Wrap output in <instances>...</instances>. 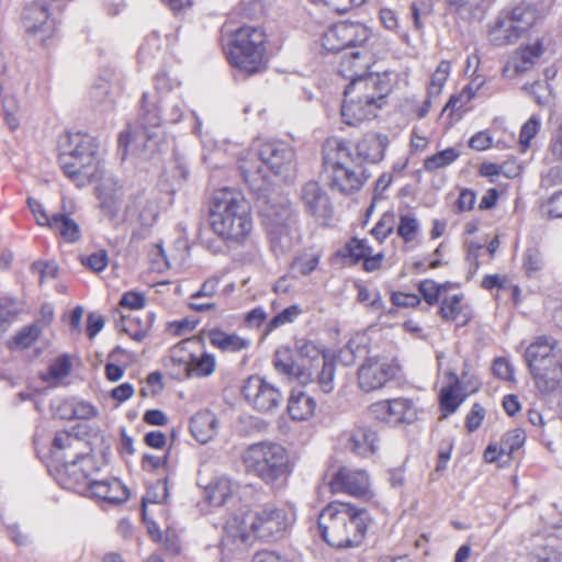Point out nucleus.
Listing matches in <instances>:
<instances>
[{
    "mask_svg": "<svg viewBox=\"0 0 562 562\" xmlns=\"http://www.w3.org/2000/svg\"><path fill=\"white\" fill-rule=\"evenodd\" d=\"M212 232L228 247L243 245L252 231L250 205L232 189L215 191L209 211Z\"/></svg>",
    "mask_w": 562,
    "mask_h": 562,
    "instance_id": "obj_1",
    "label": "nucleus"
},
{
    "mask_svg": "<svg viewBox=\"0 0 562 562\" xmlns=\"http://www.w3.org/2000/svg\"><path fill=\"white\" fill-rule=\"evenodd\" d=\"M369 522L370 515L367 509L342 502L329 503L318 516L323 539L338 549L359 547Z\"/></svg>",
    "mask_w": 562,
    "mask_h": 562,
    "instance_id": "obj_2",
    "label": "nucleus"
},
{
    "mask_svg": "<svg viewBox=\"0 0 562 562\" xmlns=\"http://www.w3.org/2000/svg\"><path fill=\"white\" fill-rule=\"evenodd\" d=\"M525 358L540 393L562 389V348L553 337L539 336L526 349Z\"/></svg>",
    "mask_w": 562,
    "mask_h": 562,
    "instance_id": "obj_3",
    "label": "nucleus"
},
{
    "mask_svg": "<svg viewBox=\"0 0 562 562\" xmlns=\"http://www.w3.org/2000/svg\"><path fill=\"white\" fill-rule=\"evenodd\" d=\"M243 462L248 473L273 487L282 486L292 473L288 450L271 441L250 445L243 454Z\"/></svg>",
    "mask_w": 562,
    "mask_h": 562,
    "instance_id": "obj_4",
    "label": "nucleus"
},
{
    "mask_svg": "<svg viewBox=\"0 0 562 562\" xmlns=\"http://www.w3.org/2000/svg\"><path fill=\"white\" fill-rule=\"evenodd\" d=\"M60 147L59 162L65 175L78 187L90 183L99 171L94 138L80 132L68 133Z\"/></svg>",
    "mask_w": 562,
    "mask_h": 562,
    "instance_id": "obj_5",
    "label": "nucleus"
},
{
    "mask_svg": "<svg viewBox=\"0 0 562 562\" xmlns=\"http://www.w3.org/2000/svg\"><path fill=\"white\" fill-rule=\"evenodd\" d=\"M324 166L330 172V187L344 194L358 191L369 177L344 140H328L324 147Z\"/></svg>",
    "mask_w": 562,
    "mask_h": 562,
    "instance_id": "obj_6",
    "label": "nucleus"
},
{
    "mask_svg": "<svg viewBox=\"0 0 562 562\" xmlns=\"http://www.w3.org/2000/svg\"><path fill=\"white\" fill-rule=\"evenodd\" d=\"M255 156L258 160H243L239 170L246 183L260 190L267 177L263 167L277 176L283 175L292 169L295 154L283 142H266L256 146Z\"/></svg>",
    "mask_w": 562,
    "mask_h": 562,
    "instance_id": "obj_7",
    "label": "nucleus"
},
{
    "mask_svg": "<svg viewBox=\"0 0 562 562\" xmlns=\"http://www.w3.org/2000/svg\"><path fill=\"white\" fill-rule=\"evenodd\" d=\"M266 34L259 27L243 26L232 36L227 46V58L238 70L252 75L265 68Z\"/></svg>",
    "mask_w": 562,
    "mask_h": 562,
    "instance_id": "obj_8",
    "label": "nucleus"
},
{
    "mask_svg": "<svg viewBox=\"0 0 562 562\" xmlns=\"http://www.w3.org/2000/svg\"><path fill=\"white\" fill-rule=\"evenodd\" d=\"M169 78L166 74L157 75L155 78V85L157 91L154 93L144 92L142 97L140 113L138 122L142 127L140 132L124 131L119 136V148L123 151V157L126 155L127 146L130 143H139L143 140L150 142L153 138L158 136L159 126L162 122L158 110V91L164 89H171L169 87Z\"/></svg>",
    "mask_w": 562,
    "mask_h": 562,
    "instance_id": "obj_9",
    "label": "nucleus"
},
{
    "mask_svg": "<svg viewBox=\"0 0 562 562\" xmlns=\"http://www.w3.org/2000/svg\"><path fill=\"white\" fill-rule=\"evenodd\" d=\"M272 250L277 255L290 251L294 245L295 221L289 204L277 207L268 204L262 210Z\"/></svg>",
    "mask_w": 562,
    "mask_h": 562,
    "instance_id": "obj_10",
    "label": "nucleus"
},
{
    "mask_svg": "<svg viewBox=\"0 0 562 562\" xmlns=\"http://www.w3.org/2000/svg\"><path fill=\"white\" fill-rule=\"evenodd\" d=\"M247 519L255 538L265 541L281 538L291 524L288 512L273 504H266L248 513Z\"/></svg>",
    "mask_w": 562,
    "mask_h": 562,
    "instance_id": "obj_11",
    "label": "nucleus"
},
{
    "mask_svg": "<svg viewBox=\"0 0 562 562\" xmlns=\"http://www.w3.org/2000/svg\"><path fill=\"white\" fill-rule=\"evenodd\" d=\"M254 538L247 516L231 515L227 517L220 541L221 562H231L243 555L252 544Z\"/></svg>",
    "mask_w": 562,
    "mask_h": 562,
    "instance_id": "obj_12",
    "label": "nucleus"
},
{
    "mask_svg": "<svg viewBox=\"0 0 562 562\" xmlns=\"http://www.w3.org/2000/svg\"><path fill=\"white\" fill-rule=\"evenodd\" d=\"M241 394L250 407L262 414L276 412L283 402L281 390L259 375H251L244 382Z\"/></svg>",
    "mask_w": 562,
    "mask_h": 562,
    "instance_id": "obj_13",
    "label": "nucleus"
},
{
    "mask_svg": "<svg viewBox=\"0 0 562 562\" xmlns=\"http://www.w3.org/2000/svg\"><path fill=\"white\" fill-rule=\"evenodd\" d=\"M398 367L385 357H368L358 369V384L363 392L382 389L395 379Z\"/></svg>",
    "mask_w": 562,
    "mask_h": 562,
    "instance_id": "obj_14",
    "label": "nucleus"
},
{
    "mask_svg": "<svg viewBox=\"0 0 562 562\" xmlns=\"http://www.w3.org/2000/svg\"><path fill=\"white\" fill-rule=\"evenodd\" d=\"M59 469V475L64 480L65 487L79 493L88 492L89 483L94 480L97 472L95 462L89 453H74Z\"/></svg>",
    "mask_w": 562,
    "mask_h": 562,
    "instance_id": "obj_15",
    "label": "nucleus"
},
{
    "mask_svg": "<svg viewBox=\"0 0 562 562\" xmlns=\"http://www.w3.org/2000/svg\"><path fill=\"white\" fill-rule=\"evenodd\" d=\"M300 201L304 211L322 225H327L334 207L325 189L318 182L308 181L300 190Z\"/></svg>",
    "mask_w": 562,
    "mask_h": 562,
    "instance_id": "obj_16",
    "label": "nucleus"
},
{
    "mask_svg": "<svg viewBox=\"0 0 562 562\" xmlns=\"http://www.w3.org/2000/svg\"><path fill=\"white\" fill-rule=\"evenodd\" d=\"M333 494L344 493L353 497H371L369 475L364 470L339 468L329 480Z\"/></svg>",
    "mask_w": 562,
    "mask_h": 562,
    "instance_id": "obj_17",
    "label": "nucleus"
},
{
    "mask_svg": "<svg viewBox=\"0 0 562 562\" xmlns=\"http://www.w3.org/2000/svg\"><path fill=\"white\" fill-rule=\"evenodd\" d=\"M344 97L341 117L347 125H357L364 120L375 117L378 111L383 106L372 97L359 95L347 89H345Z\"/></svg>",
    "mask_w": 562,
    "mask_h": 562,
    "instance_id": "obj_18",
    "label": "nucleus"
},
{
    "mask_svg": "<svg viewBox=\"0 0 562 562\" xmlns=\"http://www.w3.org/2000/svg\"><path fill=\"white\" fill-rule=\"evenodd\" d=\"M347 90L355 92L359 95H368L374 98V101L384 105L385 98L387 97L391 87L387 75L380 72H370L358 79H351V82L346 87Z\"/></svg>",
    "mask_w": 562,
    "mask_h": 562,
    "instance_id": "obj_19",
    "label": "nucleus"
},
{
    "mask_svg": "<svg viewBox=\"0 0 562 562\" xmlns=\"http://www.w3.org/2000/svg\"><path fill=\"white\" fill-rule=\"evenodd\" d=\"M23 25L29 34L38 37L42 42L53 33L54 25L49 21L48 9L44 1H33L25 5Z\"/></svg>",
    "mask_w": 562,
    "mask_h": 562,
    "instance_id": "obj_20",
    "label": "nucleus"
},
{
    "mask_svg": "<svg viewBox=\"0 0 562 562\" xmlns=\"http://www.w3.org/2000/svg\"><path fill=\"white\" fill-rule=\"evenodd\" d=\"M345 449L360 456L368 457L378 449V434L368 427H357L340 436Z\"/></svg>",
    "mask_w": 562,
    "mask_h": 562,
    "instance_id": "obj_21",
    "label": "nucleus"
},
{
    "mask_svg": "<svg viewBox=\"0 0 562 562\" xmlns=\"http://www.w3.org/2000/svg\"><path fill=\"white\" fill-rule=\"evenodd\" d=\"M542 53L543 46L540 41L519 48L504 66V77L513 79L525 74L536 64Z\"/></svg>",
    "mask_w": 562,
    "mask_h": 562,
    "instance_id": "obj_22",
    "label": "nucleus"
},
{
    "mask_svg": "<svg viewBox=\"0 0 562 562\" xmlns=\"http://www.w3.org/2000/svg\"><path fill=\"white\" fill-rule=\"evenodd\" d=\"M389 144L386 135L369 133L356 145L355 159L362 166L364 162L376 164L384 157V150Z\"/></svg>",
    "mask_w": 562,
    "mask_h": 562,
    "instance_id": "obj_23",
    "label": "nucleus"
},
{
    "mask_svg": "<svg viewBox=\"0 0 562 562\" xmlns=\"http://www.w3.org/2000/svg\"><path fill=\"white\" fill-rule=\"evenodd\" d=\"M530 562H561L562 553L551 536H533L527 546Z\"/></svg>",
    "mask_w": 562,
    "mask_h": 562,
    "instance_id": "obj_24",
    "label": "nucleus"
},
{
    "mask_svg": "<svg viewBox=\"0 0 562 562\" xmlns=\"http://www.w3.org/2000/svg\"><path fill=\"white\" fill-rule=\"evenodd\" d=\"M371 56L368 50H350L341 56L338 72L346 79H358L364 76L369 68Z\"/></svg>",
    "mask_w": 562,
    "mask_h": 562,
    "instance_id": "obj_25",
    "label": "nucleus"
},
{
    "mask_svg": "<svg viewBox=\"0 0 562 562\" xmlns=\"http://www.w3.org/2000/svg\"><path fill=\"white\" fill-rule=\"evenodd\" d=\"M126 216L143 226H151L157 217V209L144 193L132 196L126 205Z\"/></svg>",
    "mask_w": 562,
    "mask_h": 562,
    "instance_id": "obj_26",
    "label": "nucleus"
},
{
    "mask_svg": "<svg viewBox=\"0 0 562 562\" xmlns=\"http://www.w3.org/2000/svg\"><path fill=\"white\" fill-rule=\"evenodd\" d=\"M88 492L109 503H122L127 499V490L119 480H91Z\"/></svg>",
    "mask_w": 562,
    "mask_h": 562,
    "instance_id": "obj_27",
    "label": "nucleus"
},
{
    "mask_svg": "<svg viewBox=\"0 0 562 562\" xmlns=\"http://www.w3.org/2000/svg\"><path fill=\"white\" fill-rule=\"evenodd\" d=\"M463 294L443 295L439 314L442 319L456 322L458 326H464L471 319L469 308L462 304Z\"/></svg>",
    "mask_w": 562,
    "mask_h": 562,
    "instance_id": "obj_28",
    "label": "nucleus"
},
{
    "mask_svg": "<svg viewBox=\"0 0 562 562\" xmlns=\"http://www.w3.org/2000/svg\"><path fill=\"white\" fill-rule=\"evenodd\" d=\"M153 323V315L145 313L140 317L137 313L123 314L116 323V327L136 341H142L149 331Z\"/></svg>",
    "mask_w": 562,
    "mask_h": 562,
    "instance_id": "obj_29",
    "label": "nucleus"
},
{
    "mask_svg": "<svg viewBox=\"0 0 562 562\" xmlns=\"http://www.w3.org/2000/svg\"><path fill=\"white\" fill-rule=\"evenodd\" d=\"M217 427L218 420L210 411L199 412L190 420V431L201 443L212 440L217 432Z\"/></svg>",
    "mask_w": 562,
    "mask_h": 562,
    "instance_id": "obj_30",
    "label": "nucleus"
},
{
    "mask_svg": "<svg viewBox=\"0 0 562 562\" xmlns=\"http://www.w3.org/2000/svg\"><path fill=\"white\" fill-rule=\"evenodd\" d=\"M97 191L100 206L104 215L111 220L115 218L120 211L123 195L121 188L111 179H108L97 188Z\"/></svg>",
    "mask_w": 562,
    "mask_h": 562,
    "instance_id": "obj_31",
    "label": "nucleus"
},
{
    "mask_svg": "<svg viewBox=\"0 0 562 562\" xmlns=\"http://www.w3.org/2000/svg\"><path fill=\"white\" fill-rule=\"evenodd\" d=\"M521 35L504 12L499 14L488 32L490 41L497 46L514 44Z\"/></svg>",
    "mask_w": 562,
    "mask_h": 562,
    "instance_id": "obj_32",
    "label": "nucleus"
},
{
    "mask_svg": "<svg viewBox=\"0 0 562 562\" xmlns=\"http://www.w3.org/2000/svg\"><path fill=\"white\" fill-rule=\"evenodd\" d=\"M210 342L227 352H237L249 347L250 340L236 334H227L220 328H213L207 333Z\"/></svg>",
    "mask_w": 562,
    "mask_h": 562,
    "instance_id": "obj_33",
    "label": "nucleus"
},
{
    "mask_svg": "<svg viewBox=\"0 0 562 562\" xmlns=\"http://www.w3.org/2000/svg\"><path fill=\"white\" fill-rule=\"evenodd\" d=\"M316 402L314 398L304 393H292L288 403V412L294 420H306L314 415Z\"/></svg>",
    "mask_w": 562,
    "mask_h": 562,
    "instance_id": "obj_34",
    "label": "nucleus"
},
{
    "mask_svg": "<svg viewBox=\"0 0 562 562\" xmlns=\"http://www.w3.org/2000/svg\"><path fill=\"white\" fill-rule=\"evenodd\" d=\"M82 443L79 437L67 430H60L55 434L52 451L56 459L66 460L77 453L76 451Z\"/></svg>",
    "mask_w": 562,
    "mask_h": 562,
    "instance_id": "obj_35",
    "label": "nucleus"
},
{
    "mask_svg": "<svg viewBox=\"0 0 562 562\" xmlns=\"http://www.w3.org/2000/svg\"><path fill=\"white\" fill-rule=\"evenodd\" d=\"M449 10L463 20L480 19L486 10V0H443Z\"/></svg>",
    "mask_w": 562,
    "mask_h": 562,
    "instance_id": "obj_36",
    "label": "nucleus"
},
{
    "mask_svg": "<svg viewBox=\"0 0 562 562\" xmlns=\"http://www.w3.org/2000/svg\"><path fill=\"white\" fill-rule=\"evenodd\" d=\"M338 24L347 49L362 47L371 36L370 30L361 23L346 21Z\"/></svg>",
    "mask_w": 562,
    "mask_h": 562,
    "instance_id": "obj_37",
    "label": "nucleus"
},
{
    "mask_svg": "<svg viewBox=\"0 0 562 562\" xmlns=\"http://www.w3.org/2000/svg\"><path fill=\"white\" fill-rule=\"evenodd\" d=\"M48 227L54 229L69 243H75L80 237L79 225L65 213L53 214Z\"/></svg>",
    "mask_w": 562,
    "mask_h": 562,
    "instance_id": "obj_38",
    "label": "nucleus"
},
{
    "mask_svg": "<svg viewBox=\"0 0 562 562\" xmlns=\"http://www.w3.org/2000/svg\"><path fill=\"white\" fill-rule=\"evenodd\" d=\"M389 402V423H412L416 418V408L407 398H394Z\"/></svg>",
    "mask_w": 562,
    "mask_h": 562,
    "instance_id": "obj_39",
    "label": "nucleus"
},
{
    "mask_svg": "<svg viewBox=\"0 0 562 562\" xmlns=\"http://www.w3.org/2000/svg\"><path fill=\"white\" fill-rule=\"evenodd\" d=\"M187 376L204 378L211 375L215 370V358L212 355L203 353L200 357L191 358L190 361L180 362Z\"/></svg>",
    "mask_w": 562,
    "mask_h": 562,
    "instance_id": "obj_40",
    "label": "nucleus"
},
{
    "mask_svg": "<svg viewBox=\"0 0 562 562\" xmlns=\"http://www.w3.org/2000/svg\"><path fill=\"white\" fill-rule=\"evenodd\" d=\"M514 23L516 30L524 34L536 21V11L529 4H518L509 11H503Z\"/></svg>",
    "mask_w": 562,
    "mask_h": 562,
    "instance_id": "obj_41",
    "label": "nucleus"
},
{
    "mask_svg": "<svg viewBox=\"0 0 562 562\" xmlns=\"http://www.w3.org/2000/svg\"><path fill=\"white\" fill-rule=\"evenodd\" d=\"M316 367H321V371L317 372V384L324 393H330L334 387L335 378V364L333 361L327 360L324 356L317 355L314 359Z\"/></svg>",
    "mask_w": 562,
    "mask_h": 562,
    "instance_id": "obj_42",
    "label": "nucleus"
},
{
    "mask_svg": "<svg viewBox=\"0 0 562 562\" xmlns=\"http://www.w3.org/2000/svg\"><path fill=\"white\" fill-rule=\"evenodd\" d=\"M207 498L211 505L222 506L233 493V484L226 477H220L207 487Z\"/></svg>",
    "mask_w": 562,
    "mask_h": 562,
    "instance_id": "obj_43",
    "label": "nucleus"
},
{
    "mask_svg": "<svg viewBox=\"0 0 562 562\" xmlns=\"http://www.w3.org/2000/svg\"><path fill=\"white\" fill-rule=\"evenodd\" d=\"M41 333L42 327L40 326L38 323L27 325L14 335L12 340L9 342V348L19 350L26 349L31 347L34 341L37 340Z\"/></svg>",
    "mask_w": 562,
    "mask_h": 562,
    "instance_id": "obj_44",
    "label": "nucleus"
},
{
    "mask_svg": "<svg viewBox=\"0 0 562 562\" xmlns=\"http://www.w3.org/2000/svg\"><path fill=\"white\" fill-rule=\"evenodd\" d=\"M522 90L533 98L540 106H550L553 103V93L551 87L546 81H536L532 85H525Z\"/></svg>",
    "mask_w": 562,
    "mask_h": 562,
    "instance_id": "obj_45",
    "label": "nucleus"
},
{
    "mask_svg": "<svg viewBox=\"0 0 562 562\" xmlns=\"http://www.w3.org/2000/svg\"><path fill=\"white\" fill-rule=\"evenodd\" d=\"M526 434L520 428H515L507 431L501 439L499 442V454L510 457L516 450H518L525 442Z\"/></svg>",
    "mask_w": 562,
    "mask_h": 562,
    "instance_id": "obj_46",
    "label": "nucleus"
},
{
    "mask_svg": "<svg viewBox=\"0 0 562 562\" xmlns=\"http://www.w3.org/2000/svg\"><path fill=\"white\" fill-rule=\"evenodd\" d=\"M450 283L439 284L432 280H424L419 283L418 290L422 293L424 300L429 304H436L446 294L450 288Z\"/></svg>",
    "mask_w": 562,
    "mask_h": 562,
    "instance_id": "obj_47",
    "label": "nucleus"
},
{
    "mask_svg": "<svg viewBox=\"0 0 562 562\" xmlns=\"http://www.w3.org/2000/svg\"><path fill=\"white\" fill-rule=\"evenodd\" d=\"M449 375L451 384L443 387L440 392V407L446 413L451 414L457 411L461 400L458 398L454 390V385L459 383L458 375L456 373H450Z\"/></svg>",
    "mask_w": 562,
    "mask_h": 562,
    "instance_id": "obj_48",
    "label": "nucleus"
},
{
    "mask_svg": "<svg viewBox=\"0 0 562 562\" xmlns=\"http://www.w3.org/2000/svg\"><path fill=\"white\" fill-rule=\"evenodd\" d=\"M459 157V153L454 148H447L428 157L424 167L427 171H435L447 167Z\"/></svg>",
    "mask_w": 562,
    "mask_h": 562,
    "instance_id": "obj_49",
    "label": "nucleus"
},
{
    "mask_svg": "<svg viewBox=\"0 0 562 562\" xmlns=\"http://www.w3.org/2000/svg\"><path fill=\"white\" fill-rule=\"evenodd\" d=\"M322 45L324 49L331 53H339L347 49L346 43L344 42V37L341 35V30L339 24H335L330 29H328L322 37Z\"/></svg>",
    "mask_w": 562,
    "mask_h": 562,
    "instance_id": "obj_50",
    "label": "nucleus"
},
{
    "mask_svg": "<svg viewBox=\"0 0 562 562\" xmlns=\"http://www.w3.org/2000/svg\"><path fill=\"white\" fill-rule=\"evenodd\" d=\"M450 69L451 66L449 61H440L431 76L430 85L428 87V94L430 98H437L441 93L442 87L449 77Z\"/></svg>",
    "mask_w": 562,
    "mask_h": 562,
    "instance_id": "obj_51",
    "label": "nucleus"
},
{
    "mask_svg": "<svg viewBox=\"0 0 562 562\" xmlns=\"http://www.w3.org/2000/svg\"><path fill=\"white\" fill-rule=\"evenodd\" d=\"M396 232L405 243H411L419 232V222L412 214H401Z\"/></svg>",
    "mask_w": 562,
    "mask_h": 562,
    "instance_id": "obj_52",
    "label": "nucleus"
},
{
    "mask_svg": "<svg viewBox=\"0 0 562 562\" xmlns=\"http://www.w3.org/2000/svg\"><path fill=\"white\" fill-rule=\"evenodd\" d=\"M273 366H274V369L279 373L284 374L286 376H299L300 375L299 367H296L293 363V361L289 355V351L285 349L276 351L274 359H273Z\"/></svg>",
    "mask_w": 562,
    "mask_h": 562,
    "instance_id": "obj_53",
    "label": "nucleus"
},
{
    "mask_svg": "<svg viewBox=\"0 0 562 562\" xmlns=\"http://www.w3.org/2000/svg\"><path fill=\"white\" fill-rule=\"evenodd\" d=\"M395 225V214L393 212H385L375 226L372 228L371 233L375 237L376 240L382 243L385 238H387L394 229Z\"/></svg>",
    "mask_w": 562,
    "mask_h": 562,
    "instance_id": "obj_54",
    "label": "nucleus"
},
{
    "mask_svg": "<svg viewBox=\"0 0 562 562\" xmlns=\"http://www.w3.org/2000/svg\"><path fill=\"white\" fill-rule=\"evenodd\" d=\"M71 370V361L67 355L59 356L54 362L49 366V370L47 375L43 379L45 381L49 380H60L66 378Z\"/></svg>",
    "mask_w": 562,
    "mask_h": 562,
    "instance_id": "obj_55",
    "label": "nucleus"
},
{
    "mask_svg": "<svg viewBox=\"0 0 562 562\" xmlns=\"http://www.w3.org/2000/svg\"><path fill=\"white\" fill-rule=\"evenodd\" d=\"M319 261V256L316 254H303L299 256L292 263V269L302 276L312 273Z\"/></svg>",
    "mask_w": 562,
    "mask_h": 562,
    "instance_id": "obj_56",
    "label": "nucleus"
},
{
    "mask_svg": "<svg viewBox=\"0 0 562 562\" xmlns=\"http://www.w3.org/2000/svg\"><path fill=\"white\" fill-rule=\"evenodd\" d=\"M541 126L540 119L536 115H532L521 127L519 143L522 148V151L526 150L530 140L537 135Z\"/></svg>",
    "mask_w": 562,
    "mask_h": 562,
    "instance_id": "obj_57",
    "label": "nucleus"
},
{
    "mask_svg": "<svg viewBox=\"0 0 562 562\" xmlns=\"http://www.w3.org/2000/svg\"><path fill=\"white\" fill-rule=\"evenodd\" d=\"M522 267L528 276L539 272L543 267V259L539 250L529 248L522 259Z\"/></svg>",
    "mask_w": 562,
    "mask_h": 562,
    "instance_id": "obj_58",
    "label": "nucleus"
},
{
    "mask_svg": "<svg viewBox=\"0 0 562 562\" xmlns=\"http://www.w3.org/2000/svg\"><path fill=\"white\" fill-rule=\"evenodd\" d=\"M80 261L94 272H101L108 266V254L105 250H98L89 256H81Z\"/></svg>",
    "mask_w": 562,
    "mask_h": 562,
    "instance_id": "obj_59",
    "label": "nucleus"
},
{
    "mask_svg": "<svg viewBox=\"0 0 562 562\" xmlns=\"http://www.w3.org/2000/svg\"><path fill=\"white\" fill-rule=\"evenodd\" d=\"M168 497L167 483L158 481L154 488L149 490L146 496L143 497V515L146 516L147 503L159 504Z\"/></svg>",
    "mask_w": 562,
    "mask_h": 562,
    "instance_id": "obj_60",
    "label": "nucleus"
},
{
    "mask_svg": "<svg viewBox=\"0 0 562 562\" xmlns=\"http://www.w3.org/2000/svg\"><path fill=\"white\" fill-rule=\"evenodd\" d=\"M301 314L299 305H291L276 315L268 324V330H273L279 326L293 322Z\"/></svg>",
    "mask_w": 562,
    "mask_h": 562,
    "instance_id": "obj_61",
    "label": "nucleus"
},
{
    "mask_svg": "<svg viewBox=\"0 0 562 562\" xmlns=\"http://www.w3.org/2000/svg\"><path fill=\"white\" fill-rule=\"evenodd\" d=\"M357 299L359 302L369 305L374 310L383 308V302L381 300L379 291H370L368 288L363 285H358Z\"/></svg>",
    "mask_w": 562,
    "mask_h": 562,
    "instance_id": "obj_62",
    "label": "nucleus"
},
{
    "mask_svg": "<svg viewBox=\"0 0 562 562\" xmlns=\"http://www.w3.org/2000/svg\"><path fill=\"white\" fill-rule=\"evenodd\" d=\"M120 304L124 308H130L131 313H137L138 310L145 305V297L143 294L137 292H127L123 294Z\"/></svg>",
    "mask_w": 562,
    "mask_h": 562,
    "instance_id": "obj_63",
    "label": "nucleus"
},
{
    "mask_svg": "<svg viewBox=\"0 0 562 562\" xmlns=\"http://www.w3.org/2000/svg\"><path fill=\"white\" fill-rule=\"evenodd\" d=\"M348 250L356 260L362 259L372 254L371 247L366 240L353 238L348 244Z\"/></svg>",
    "mask_w": 562,
    "mask_h": 562,
    "instance_id": "obj_64",
    "label": "nucleus"
}]
</instances>
